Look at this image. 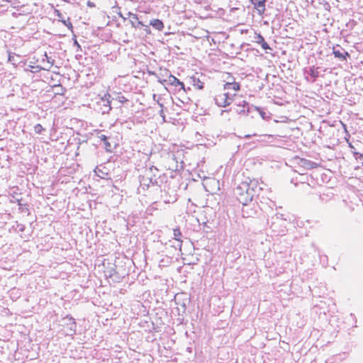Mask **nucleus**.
I'll return each mask as SVG.
<instances>
[{
  "label": "nucleus",
  "instance_id": "f3484780",
  "mask_svg": "<svg viewBox=\"0 0 363 363\" xmlns=\"http://www.w3.org/2000/svg\"><path fill=\"white\" fill-rule=\"evenodd\" d=\"M159 172H157L155 170H153V173H149V179H151V184L152 186H160L161 181L160 182V176H158Z\"/></svg>",
  "mask_w": 363,
  "mask_h": 363
},
{
  "label": "nucleus",
  "instance_id": "58836bf2",
  "mask_svg": "<svg viewBox=\"0 0 363 363\" xmlns=\"http://www.w3.org/2000/svg\"><path fill=\"white\" fill-rule=\"evenodd\" d=\"M251 137V135H245L244 136L245 138H250Z\"/></svg>",
  "mask_w": 363,
  "mask_h": 363
},
{
  "label": "nucleus",
  "instance_id": "393cba45",
  "mask_svg": "<svg viewBox=\"0 0 363 363\" xmlns=\"http://www.w3.org/2000/svg\"><path fill=\"white\" fill-rule=\"evenodd\" d=\"M271 227L272 228L274 231L277 232L279 234H281V233L284 234V233L286 231V227H284L283 228L280 229L279 230H277L276 229V228H277L276 222H273Z\"/></svg>",
  "mask_w": 363,
  "mask_h": 363
},
{
  "label": "nucleus",
  "instance_id": "c03bdc74",
  "mask_svg": "<svg viewBox=\"0 0 363 363\" xmlns=\"http://www.w3.org/2000/svg\"><path fill=\"white\" fill-rule=\"evenodd\" d=\"M165 203H169V201H164Z\"/></svg>",
  "mask_w": 363,
  "mask_h": 363
},
{
  "label": "nucleus",
  "instance_id": "4c0bfd02",
  "mask_svg": "<svg viewBox=\"0 0 363 363\" xmlns=\"http://www.w3.org/2000/svg\"><path fill=\"white\" fill-rule=\"evenodd\" d=\"M349 147L350 149H354V147L351 143L349 144Z\"/></svg>",
  "mask_w": 363,
  "mask_h": 363
},
{
  "label": "nucleus",
  "instance_id": "72a5a7b5",
  "mask_svg": "<svg viewBox=\"0 0 363 363\" xmlns=\"http://www.w3.org/2000/svg\"><path fill=\"white\" fill-rule=\"evenodd\" d=\"M127 101H128V100H127L124 96H121V97H120V101H121V103H123V102Z\"/></svg>",
  "mask_w": 363,
  "mask_h": 363
},
{
  "label": "nucleus",
  "instance_id": "a18cd8bd",
  "mask_svg": "<svg viewBox=\"0 0 363 363\" xmlns=\"http://www.w3.org/2000/svg\"><path fill=\"white\" fill-rule=\"evenodd\" d=\"M362 165L363 166V161L362 162Z\"/></svg>",
  "mask_w": 363,
  "mask_h": 363
},
{
  "label": "nucleus",
  "instance_id": "473e14b6",
  "mask_svg": "<svg viewBox=\"0 0 363 363\" xmlns=\"http://www.w3.org/2000/svg\"><path fill=\"white\" fill-rule=\"evenodd\" d=\"M18 227L19 228V230L23 232L25 230V226L23 224L18 225Z\"/></svg>",
  "mask_w": 363,
  "mask_h": 363
},
{
  "label": "nucleus",
  "instance_id": "9d476101",
  "mask_svg": "<svg viewBox=\"0 0 363 363\" xmlns=\"http://www.w3.org/2000/svg\"><path fill=\"white\" fill-rule=\"evenodd\" d=\"M259 15H262L266 11L267 0H250Z\"/></svg>",
  "mask_w": 363,
  "mask_h": 363
},
{
  "label": "nucleus",
  "instance_id": "1a4fd4ad",
  "mask_svg": "<svg viewBox=\"0 0 363 363\" xmlns=\"http://www.w3.org/2000/svg\"><path fill=\"white\" fill-rule=\"evenodd\" d=\"M110 97L111 96L109 94H105L104 96L101 99L99 105L101 106L100 109L102 114L108 113L111 110Z\"/></svg>",
  "mask_w": 363,
  "mask_h": 363
},
{
  "label": "nucleus",
  "instance_id": "cd10ccee",
  "mask_svg": "<svg viewBox=\"0 0 363 363\" xmlns=\"http://www.w3.org/2000/svg\"><path fill=\"white\" fill-rule=\"evenodd\" d=\"M352 154H353L354 157L357 160H362L363 161V153H360V152H358L352 151Z\"/></svg>",
  "mask_w": 363,
  "mask_h": 363
},
{
  "label": "nucleus",
  "instance_id": "c85d7f7f",
  "mask_svg": "<svg viewBox=\"0 0 363 363\" xmlns=\"http://www.w3.org/2000/svg\"><path fill=\"white\" fill-rule=\"evenodd\" d=\"M61 21L62 22V23L64 25H65L69 30H72L73 28V26H72V23L70 22L69 21V18H68L67 20H64V19H62Z\"/></svg>",
  "mask_w": 363,
  "mask_h": 363
},
{
  "label": "nucleus",
  "instance_id": "f03ea898",
  "mask_svg": "<svg viewBox=\"0 0 363 363\" xmlns=\"http://www.w3.org/2000/svg\"><path fill=\"white\" fill-rule=\"evenodd\" d=\"M62 326L65 328L66 335L74 336L76 334L77 324L74 318L66 315L62 318Z\"/></svg>",
  "mask_w": 363,
  "mask_h": 363
},
{
  "label": "nucleus",
  "instance_id": "423d86ee",
  "mask_svg": "<svg viewBox=\"0 0 363 363\" xmlns=\"http://www.w3.org/2000/svg\"><path fill=\"white\" fill-rule=\"evenodd\" d=\"M158 82L162 84H166L168 85L174 86L175 87L179 86V90L182 89L186 91L184 84L172 74H169L167 79L162 80L159 79Z\"/></svg>",
  "mask_w": 363,
  "mask_h": 363
},
{
  "label": "nucleus",
  "instance_id": "a211bd4d",
  "mask_svg": "<svg viewBox=\"0 0 363 363\" xmlns=\"http://www.w3.org/2000/svg\"><path fill=\"white\" fill-rule=\"evenodd\" d=\"M99 138L104 142V148L106 152H112V145L108 142L109 138L104 134H101L99 136Z\"/></svg>",
  "mask_w": 363,
  "mask_h": 363
},
{
  "label": "nucleus",
  "instance_id": "5701e85b",
  "mask_svg": "<svg viewBox=\"0 0 363 363\" xmlns=\"http://www.w3.org/2000/svg\"><path fill=\"white\" fill-rule=\"evenodd\" d=\"M17 203H18V206H19V210L21 212L26 213L28 215L30 214V210L28 208V204L27 203H24V204L22 203H21V200H18Z\"/></svg>",
  "mask_w": 363,
  "mask_h": 363
},
{
  "label": "nucleus",
  "instance_id": "f257e3e1",
  "mask_svg": "<svg viewBox=\"0 0 363 363\" xmlns=\"http://www.w3.org/2000/svg\"><path fill=\"white\" fill-rule=\"evenodd\" d=\"M248 189L247 182H245L239 184L234 190V194L238 201L243 206H247L254 198L251 194L252 192L249 191Z\"/></svg>",
  "mask_w": 363,
  "mask_h": 363
},
{
  "label": "nucleus",
  "instance_id": "a19ab883",
  "mask_svg": "<svg viewBox=\"0 0 363 363\" xmlns=\"http://www.w3.org/2000/svg\"><path fill=\"white\" fill-rule=\"evenodd\" d=\"M320 200L323 201L324 200L323 195H320Z\"/></svg>",
  "mask_w": 363,
  "mask_h": 363
},
{
  "label": "nucleus",
  "instance_id": "f704fd0d",
  "mask_svg": "<svg viewBox=\"0 0 363 363\" xmlns=\"http://www.w3.org/2000/svg\"><path fill=\"white\" fill-rule=\"evenodd\" d=\"M74 45L77 46L78 48H80V45L77 40H74Z\"/></svg>",
  "mask_w": 363,
  "mask_h": 363
},
{
  "label": "nucleus",
  "instance_id": "4be33fe9",
  "mask_svg": "<svg viewBox=\"0 0 363 363\" xmlns=\"http://www.w3.org/2000/svg\"><path fill=\"white\" fill-rule=\"evenodd\" d=\"M42 69H43V67L39 66V65H28L25 68V71L26 72H33V73H38V72H39Z\"/></svg>",
  "mask_w": 363,
  "mask_h": 363
},
{
  "label": "nucleus",
  "instance_id": "20e7f679",
  "mask_svg": "<svg viewBox=\"0 0 363 363\" xmlns=\"http://www.w3.org/2000/svg\"><path fill=\"white\" fill-rule=\"evenodd\" d=\"M214 101L218 106L226 107L232 103L233 98L231 97V94L228 92L222 93L216 95L214 98Z\"/></svg>",
  "mask_w": 363,
  "mask_h": 363
},
{
  "label": "nucleus",
  "instance_id": "ddd939ff",
  "mask_svg": "<svg viewBox=\"0 0 363 363\" xmlns=\"http://www.w3.org/2000/svg\"><path fill=\"white\" fill-rule=\"evenodd\" d=\"M8 62H11L15 67L21 63H23L26 65V62L20 61V55L10 51L8 52Z\"/></svg>",
  "mask_w": 363,
  "mask_h": 363
},
{
  "label": "nucleus",
  "instance_id": "9b49d317",
  "mask_svg": "<svg viewBox=\"0 0 363 363\" xmlns=\"http://www.w3.org/2000/svg\"><path fill=\"white\" fill-rule=\"evenodd\" d=\"M247 184L249 186L248 191L252 192L251 194L253 197L262 189V187L259 186L257 180H251L250 182H247Z\"/></svg>",
  "mask_w": 363,
  "mask_h": 363
},
{
  "label": "nucleus",
  "instance_id": "7ed1b4c3",
  "mask_svg": "<svg viewBox=\"0 0 363 363\" xmlns=\"http://www.w3.org/2000/svg\"><path fill=\"white\" fill-rule=\"evenodd\" d=\"M242 106L244 108L247 106V113L257 112L264 120L268 121L271 118V113L268 111H266L264 108L254 106L252 104H249L246 101H242Z\"/></svg>",
  "mask_w": 363,
  "mask_h": 363
},
{
  "label": "nucleus",
  "instance_id": "2eb2a0df",
  "mask_svg": "<svg viewBox=\"0 0 363 363\" xmlns=\"http://www.w3.org/2000/svg\"><path fill=\"white\" fill-rule=\"evenodd\" d=\"M128 16L130 18V23L134 28H140L141 26H144L142 21H138V15L131 12L128 13Z\"/></svg>",
  "mask_w": 363,
  "mask_h": 363
},
{
  "label": "nucleus",
  "instance_id": "c756f323",
  "mask_svg": "<svg viewBox=\"0 0 363 363\" xmlns=\"http://www.w3.org/2000/svg\"><path fill=\"white\" fill-rule=\"evenodd\" d=\"M277 216V220L279 221V220H281V221H286L288 220H290L289 218L288 217H286L285 215L284 214H277L276 215Z\"/></svg>",
  "mask_w": 363,
  "mask_h": 363
},
{
  "label": "nucleus",
  "instance_id": "79ce46f5",
  "mask_svg": "<svg viewBox=\"0 0 363 363\" xmlns=\"http://www.w3.org/2000/svg\"><path fill=\"white\" fill-rule=\"evenodd\" d=\"M343 203H345V205L347 204V201L345 200H342V201Z\"/></svg>",
  "mask_w": 363,
  "mask_h": 363
},
{
  "label": "nucleus",
  "instance_id": "bb28decb",
  "mask_svg": "<svg viewBox=\"0 0 363 363\" xmlns=\"http://www.w3.org/2000/svg\"><path fill=\"white\" fill-rule=\"evenodd\" d=\"M44 128L40 125V124H36L35 126H34V131L35 132V133L37 134H41L42 132L44 130Z\"/></svg>",
  "mask_w": 363,
  "mask_h": 363
},
{
  "label": "nucleus",
  "instance_id": "aec40b11",
  "mask_svg": "<svg viewBox=\"0 0 363 363\" xmlns=\"http://www.w3.org/2000/svg\"><path fill=\"white\" fill-rule=\"evenodd\" d=\"M224 89L239 91L240 89V85L235 82H228L224 85Z\"/></svg>",
  "mask_w": 363,
  "mask_h": 363
},
{
  "label": "nucleus",
  "instance_id": "6e6552de",
  "mask_svg": "<svg viewBox=\"0 0 363 363\" xmlns=\"http://www.w3.org/2000/svg\"><path fill=\"white\" fill-rule=\"evenodd\" d=\"M333 53L335 57L337 58L341 62L347 60V57H350V54L340 45L333 47Z\"/></svg>",
  "mask_w": 363,
  "mask_h": 363
},
{
  "label": "nucleus",
  "instance_id": "f8f14e48",
  "mask_svg": "<svg viewBox=\"0 0 363 363\" xmlns=\"http://www.w3.org/2000/svg\"><path fill=\"white\" fill-rule=\"evenodd\" d=\"M298 164L300 167H302L306 169H313L318 166L315 162L305 158H299Z\"/></svg>",
  "mask_w": 363,
  "mask_h": 363
},
{
  "label": "nucleus",
  "instance_id": "c9c22d12",
  "mask_svg": "<svg viewBox=\"0 0 363 363\" xmlns=\"http://www.w3.org/2000/svg\"><path fill=\"white\" fill-rule=\"evenodd\" d=\"M56 12H57V17H59V18H62V13L60 12V11L57 10V11H56Z\"/></svg>",
  "mask_w": 363,
  "mask_h": 363
},
{
  "label": "nucleus",
  "instance_id": "412c9836",
  "mask_svg": "<svg viewBox=\"0 0 363 363\" xmlns=\"http://www.w3.org/2000/svg\"><path fill=\"white\" fill-rule=\"evenodd\" d=\"M150 26H152L155 29L157 30H162L164 28V23L160 19H152L150 22Z\"/></svg>",
  "mask_w": 363,
  "mask_h": 363
},
{
  "label": "nucleus",
  "instance_id": "b1692460",
  "mask_svg": "<svg viewBox=\"0 0 363 363\" xmlns=\"http://www.w3.org/2000/svg\"><path fill=\"white\" fill-rule=\"evenodd\" d=\"M193 86H195L198 89H202L203 88V82H201L199 79L196 77H192Z\"/></svg>",
  "mask_w": 363,
  "mask_h": 363
},
{
  "label": "nucleus",
  "instance_id": "37998d69",
  "mask_svg": "<svg viewBox=\"0 0 363 363\" xmlns=\"http://www.w3.org/2000/svg\"><path fill=\"white\" fill-rule=\"evenodd\" d=\"M88 5L90 6H92V4H91L90 1L88 2Z\"/></svg>",
  "mask_w": 363,
  "mask_h": 363
},
{
  "label": "nucleus",
  "instance_id": "39448f33",
  "mask_svg": "<svg viewBox=\"0 0 363 363\" xmlns=\"http://www.w3.org/2000/svg\"><path fill=\"white\" fill-rule=\"evenodd\" d=\"M319 67L311 66L304 69L303 72L306 81L314 83L319 77Z\"/></svg>",
  "mask_w": 363,
  "mask_h": 363
},
{
  "label": "nucleus",
  "instance_id": "a878e982",
  "mask_svg": "<svg viewBox=\"0 0 363 363\" xmlns=\"http://www.w3.org/2000/svg\"><path fill=\"white\" fill-rule=\"evenodd\" d=\"M55 87L57 89L56 94L63 95L66 90L60 84L55 86Z\"/></svg>",
  "mask_w": 363,
  "mask_h": 363
},
{
  "label": "nucleus",
  "instance_id": "ea45409f",
  "mask_svg": "<svg viewBox=\"0 0 363 363\" xmlns=\"http://www.w3.org/2000/svg\"><path fill=\"white\" fill-rule=\"evenodd\" d=\"M245 109L240 110V111H239V113H245Z\"/></svg>",
  "mask_w": 363,
  "mask_h": 363
},
{
  "label": "nucleus",
  "instance_id": "e433bc0d",
  "mask_svg": "<svg viewBox=\"0 0 363 363\" xmlns=\"http://www.w3.org/2000/svg\"><path fill=\"white\" fill-rule=\"evenodd\" d=\"M158 105L160 106L161 109H163V108H164L163 104L158 102Z\"/></svg>",
  "mask_w": 363,
  "mask_h": 363
},
{
  "label": "nucleus",
  "instance_id": "7c9ffc66",
  "mask_svg": "<svg viewBox=\"0 0 363 363\" xmlns=\"http://www.w3.org/2000/svg\"><path fill=\"white\" fill-rule=\"evenodd\" d=\"M159 114L160 116L163 118V121H165V115H164V110L163 109H161L160 111H159Z\"/></svg>",
  "mask_w": 363,
  "mask_h": 363
},
{
  "label": "nucleus",
  "instance_id": "4468645a",
  "mask_svg": "<svg viewBox=\"0 0 363 363\" xmlns=\"http://www.w3.org/2000/svg\"><path fill=\"white\" fill-rule=\"evenodd\" d=\"M255 41L259 44L263 50H272L268 43L265 41L264 37L260 33L255 34Z\"/></svg>",
  "mask_w": 363,
  "mask_h": 363
},
{
  "label": "nucleus",
  "instance_id": "6ab92c4d",
  "mask_svg": "<svg viewBox=\"0 0 363 363\" xmlns=\"http://www.w3.org/2000/svg\"><path fill=\"white\" fill-rule=\"evenodd\" d=\"M181 237H182V233H181L179 228L174 229V238L177 242L175 247H179V249L182 248V240H181Z\"/></svg>",
  "mask_w": 363,
  "mask_h": 363
},
{
  "label": "nucleus",
  "instance_id": "dca6fc26",
  "mask_svg": "<svg viewBox=\"0 0 363 363\" xmlns=\"http://www.w3.org/2000/svg\"><path fill=\"white\" fill-rule=\"evenodd\" d=\"M42 62L45 63V67H43V70H49L50 68L54 65L55 60L48 55L46 52L44 54V57Z\"/></svg>",
  "mask_w": 363,
  "mask_h": 363
},
{
  "label": "nucleus",
  "instance_id": "2f4dec72",
  "mask_svg": "<svg viewBox=\"0 0 363 363\" xmlns=\"http://www.w3.org/2000/svg\"><path fill=\"white\" fill-rule=\"evenodd\" d=\"M143 26L145 27V28H144L145 31H146L147 33H150V29L149 26L144 25Z\"/></svg>",
  "mask_w": 363,
  "mask_h": 363
},
{
  "label": "nucleus",
  "instance_id": "0eeeda50",
  "mask_svg": "<svg viewBox=\"0 0 363 363\" xmlns=\"http://www.w3.org/2000/svg\"><path fill=\"white\" fill-rule=\"evenodd\" d=\"M153 170L159 172V169L156 167L151 166L148 169H146L145 175L140 177V183L141 186H146L147 188L152 186V180L151 179H149V173H153Z\"/></svg>",
  "mask_w": 363,
  "mask_h": 363
}]
</instances>
